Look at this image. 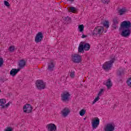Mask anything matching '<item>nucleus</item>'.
I'll list each match as a JSON object with an SVG mask.
<instances>
[{
  "instance_id": "nucleus-1",
  "label": "nucleus",
  "mask_w": 131,
  "mask_h": 131,
  "mask_svg": "<svg viewBox=\"0 0 131 131\" xmlns=\"http://www.w3.org/2000/svg\"><path fill=\"white\" fill-rule=\"evenodd\" d=\"M90 49H91V45L90 43H84V42L81 41L79 45V47L78 48V53H84V51H90Z\"/></svg>"
},
{
  "instance_id": "nucleus-2",
  "label": "nucleus",
  "mask_w": 131,
  "mask_h": 131,
  "mask_svg": "<svg viewBox=\"0 0 131 131\" xmlns=\"http://www.w3.org/2000/svg\"><path fill=\"white\" fill-rule=\"evenodd\" d=\"M114 61H115V59L113 58L110 61L105 62L102 65L103 69H104V70H105V71H108L110 68H111V67L112 66V65H113V63H114Z\"/></svg>"
},
{
  "instance_id": "nucleus-3",
  "label": "nucleus",
  "mask_w": 131,
  "mask_h": 131,
  "mask_svg": "<svg viewBox=\"0 0 131 131\" xmlns=\"http://www.w3.org/2000/svg\"><path fill=\"white\" fill-rule=\"evenodd\" d=\"M36 86L38 90H44L46 88V83L42 80H38L36 81Z\"/></svg>"
},
{
  "instance_id": "nucleus-4",
  "label": "nucleus",
  "mask_w": 131,
  "mask_h": 131,
  "mask_svg": "<svg viewBox=\"0 0 131 131\" xmlns=\"http://www.w3.org/2000/svg\"><path fill=\"white\" fill-rule=\"evenodd\" d=\"M131 23L129 21H123L121 24V29H130Z\"/></svg>"
},
{
  "instance_id": "nucleus-5",
  "label": "nucleus",
  "mask_w": 131,
  "mask_h": 131,
  "mask_svg": "<svg viewBox=\"0 0 131 131\" xmlns=\"http://www.w3.org/2000/svg\"><path fill=\"white\" fill-rule=\"evenodd\" d=\"M104 32V28L103 27H97L95 28L93 31V35H97L99 34L101 35L102 33Z\"/></svg>"
},
{
  "instance_id": "nucleus-6",
  "label": "nucleus",
  "mask_w": 131,
  "mask_h": 131,
  "mask_svg": "<svg viewBox=\"0 0 131 131\" xmlns=\"http://www.w3.org/2000/svg\"><path fill=\"white\" fill-rule=\"evenodd\" d=\"M72 61L74 63H80L81 62V56L79 54H75L72 56Z\"/></svg>"
},
{
  "instance_id": "nucleus-7",
  "label": "nucleus",
  "mask_w": 131,
  "mask_h": 131,
  "mask_svg": "<svg viewBox=\"0 0 131 131\" xmlns=\"http://www.w3.org/2000/svg\"><path fill=\"white\" fill-rule=\"evenodd\" d=\"M71 96V95L69 94V92H64L61 95V100H62L63 102H67L69 101Z\"/></svg>"
},
{
  "instance_id": "nucleus-8",
  "label": "nucleus",
  "mask_w": 131,
  "mask_h": 131,
  "mask_svg": "<svg viewBox=\"0 0 131 131\" xmlns=\"http://www.w3.org/2000/svg\"><path fill=\"white\" fill-rule=\"evenodd\" d=\"M122 29V32L121 35L123 37H128L130 35V29Z\"/></svg>"
},
{
  "instance_id": "nucleus-9",
  "label": "nucleus",
  "mask_w": 131,
  "mask_h": 131,
  "mask_svg": "<svg viewBox=\"0 0 131 131\" xmlns=\"http://www.w3.org/2000/svg\"><path fill=\"white\" fill-rule=\"evenodd\" d=\"M42 38H43V35L41 32H39L36 35L35 41V42H40L42 40Z\"/></svg>"
},
{
  "instance_id": "nucleus-10",
  "label": "nucleus",
  "mask_w": 131,
  "mask_h": 131,
  "mask_svg": "<svg viewBox=\"0 0 131 131\" xmlns=\"http://www.w3.org/2000/svg\"><path fill=\"white\" fill-rule=\"evenodd\" d=\"M92 123L93 128H97L100 124V119H99V118L96 117L94 120H92Z\"/></svg>"
},
{
  "instance_id": "nucleus-11",
  "label": "nucleus",
  "mask_w": 131,
  "mask_h": 131,
  "mask_svg": "<svg viewBox=\"0 0 131 131\" xmlns=\"http://www.w3.org/2000/svg\"><path fill=\"white\" fill-rule=\"evenodd\" d=\"M104 131H114L115 126L112 123H108L104 128Z\"/></svg>"
},
{
  "instance_id": "nucleus-12",
  "label": "nucleus",
  "mask_w": 131,
  "mask_h": 131,
  "mask_svg": "<svg viewBox=\"0 0 131 131\" xmlns=\"http://www.w3.org/2000/svg\"><path fill=\"white\" fill-rule=\"evenodd\" d=\"M25 113H30L32 111V106L30 104H26L23 107Z\"/></svg>"
},
{
  "instance_id": "nucleus-13",
  "label": "nucleus",
  "mask_w": 131,
  "mask_h": 131,
  "mask_svg": "<svg viewBox=\"0 0 131 131\" xmlns=\"http://www.w3.org/2000/svg\"><path fill=\"white\" fill-rule=\"evenodd\" d=\"M46 127H47L48 131H57V126L55 124H48Z\"/></svg>"
},
{
  "instance_id": "nucleus-14",
  "label": "nucleus",
  "mask_w": 131,
  "mask_h": 131,
  "mask_svg": "<svg viewBox=\"0 0 131 131\" xmlns=\"http://www.w3.org/2000/svg\"><path fill=\"white\" fill-rule=\"evenodd\" d=\"M54 68L55 63H54V60H51L50 62L48 63L47 69L49 71H54Z\"/></svg>"
},
{
  "instance_id": "nucleus-15",
  "label": "nucleus",
  "mask_w": 131,
  "mask_h": 131,
  "mask_svg": "<svg viewBox=\"0 0 131 131\" xmlns=\"http://www.w3.org/2000/svg\"><path fill=\"white\" fill-rule=\"evenodd\" d=\"M61 115H62L63 117H66L68 116L69 113H70V110H69V108H68V107H65L61 111Z\"/></svg>"
},
{
  "instance_id": "nucleus-16",
  "label": "nucleus",
  "mask_w": 131,
  "mask_h": 131,
  "mask_svg": "<svg viewBox=\"0 0 131 131\" xmlns=\"http://www.w3.org/2000/svg\"><path fill=\"white\" fill-rule=\"evenodd\" d=\"M113 24L112 25V27L114 29H116L118 27V24L119 23V20L116 18L113 19Z\"/></svg>"
},
{
  "instance_id": "nucleus-17",
  "label": "nucleus",
  "mask_w": 131,
  "mask_h": 131,
  "mask_svg": "<svg viewBox=\"0 0 131 131\" xmlns=\"http://www.w3.org/2000/svg\"><path fill=\"white\" fill-rule=\"evenodd\" d=\"M103 84L106 85L108 90L111 89L113 85L112 82H111V79H108L105 83H103Z\"/></svg>"
},
{
  "instance_id": "nucleus-18",
  "label": "nucleus",
  "mask_w": 131,
  "mask_h": 131,
  "mask_svg": "<svg viewBox=\"0 0 131 131\" xmlns=\"http://www.w3.org/2000/svg\"><path fill=\"white\" fill-rule=\"evenodd\" d=\"M19 71H20V69H12L10 71V75L11 76H15Z\"/></svg>"
},
{
  "instance_id": "nucleus-19",
  "label": "nucleus",
  "mask_w": 131,
  "mask_h": 131,
  "mask_svg": "<svg viewBox=\"0 0 131 131\" xmlns=\"http://www.w3.org/2000/svg\"><path fill=\"white\" fill-rule=\"evenodd\" d=\"M117 74L119 76H121V75H124V69H123V68H120L117 72Z\"/></svg>"
},
{
  "instance_id": "nucleus-20",
  "label": "nucleus",
  "mask_w": 131,
  "mask_h": 131,
  "mask_svg": "<svg viewBox=\"0 0 131 131\" xmlns=\"http://www.w3.org/2000/svg\"><path fill=\"white\" fill-rule=\"evenodd\" d=\"M18 65L19 68H20V69H22L23 68H24V67L26 66V61L24 60H21L19 61Z\"/></svg>"
},
{
  "instance_id": "nucleus-21",
  "label": "nucleus",
  "mask_w": 131,
  "mask_h": 131,
  "mask_svg": "<svg viewBox=\"0 0 131 131\" xmlns=\"http://www.w3.org/2000/svg\"><path fill=\"white\" fill-rule=\"evenodd\" d=\"M7 103V101L5 99H0V106H2V108H5V104Z\"/></svg>"
},
{
  "instance_id": "nucleus-22",
  "label": "nucleus",
  "mask_w": 131,
  "mask_h": 131,
  "mask_svg": "<svg viewBox=\"0 0 131 131\" xmlns=\"http://www.w3.org/2000/svg\"><path fill=\"white\" fill-rule=\"evenodd\" d=\"M126 11H127L126 9L124 8H122L120 10H119V13L120 15H123L124 14H125V13H126Z\"/></svg>"
},
{
  "instance_id": "nucleus-23",
  "label": "nucleus",
  "mask_w": 131,
  "mask_h": 131,
  "mask_svg": "<svg viewBox=\"0 0 131 131\" xmlns=\"http://www.w3.org/2000/svg\"><path fill=\"white\" fill-rule=\"evenodd\" d=\"M77 11V9L74 7H72L70 8V10L69 12H71V13H75Z\"/></svg>"
},
{
  "instance_id": "nucleus-24",
  "label": "nucleus",
  "mask_w": 131,
  "mask_h": 131,
  "mask_svg": "<svg viewBox=\"0 0 131 131\" xmlns=\"http://www.w3.org/2000/svg\"><path fill=\"white\" fill-rule=\"evenodd\" d=\"M78 28L79 31H80V32H82V31H83V29H84V26H83V25H79L78 26Z\"/></svg>"
},
{
  "instance_id": "nucleus-25",
  "label": "nucleus",
  "mask_w": 131,
  "mask_h": 131,
  "mask_svg": "<svg viewBox=\"0 0 131 131\" xmlns=\"http://www.w3.org/2000/svg\"><path fill=\"white\" fill-rule=\"evenodd\" d=\"M103 26L106 28H109V21L105 20L103 23Z\"/></svg>"
},
{
  "instance_id": "nucleus-26",
  "label": "nucleus",
  "mask_w": 131,
  "mask_h": 131,
  "mask_svg": "<svg viewBox=\"0 0 131 131\" xmlns=\"http://www.w3.org/2000/svg\"><path fill=\"white\" fill-rule=\"evenodd\" d=\"M126 83L128 85V86H129L130 88H131V77L130 78H128L126 81Z\"/></svg>"
},
{
  "instance_id": "nucleus-27",
  "label": "nucleus",
  "mask_w": 131,
  "mask_h": 131,
  "mask_svg": "<svg viewBox=\"0 0 131 131\" xmlns=\"http://www.w3.org/2000/svg\"><path fill=\"white\" fill-rule=\"evenodd\" d=\"M70 76L72 78H74V77H75V72L74 71H71L70 73Z\"/></svg>"
},
{
  "instance_id": "nucleus-28",
  "label": "nucleus",
  "mask_w": 131,
  "mask_h": 131,
  "mask_svg": "<svg viewBox=\"0 0 131 131\" xmlns=\"http://www.w3.org/2000/svg\"><path fill=\"white\" fill-rule=\"evenodd\" d=\"M64 20L66 21V23H68V24L71 22V18L69 17L68 16L67 17H65Z\"/></svg>"
},
{
  "instance_id": "nucleus-29",
  "label": "nucleus",
  "mask_w": 131,
  "mask_h": 131,
  "mask_svg": "<svg viewBox=\"0 0 131 131\" xmlns=\"http://www.w3.org/2000/svg\"><path fill=\"white\" fill-rule=\"evenodd\" d=\"M79 114L80 116H83L85 114V110H81Z\"/></svg>"
},
{
  "instance_id": "nucleus-30",
  "label": "nucleus",
  "mask_w": 131,
  "mask_h": 131,
  "mask_svg": "<svg viewBox=\"0 0 131 131\" xmlns=\"http://www.w3.org/2000/svg\"><path fill=\"white\" fill-rule=\"evenodd\" d=\"M10 52H14L15 51V47L14 46H11L8 49Z\"/></svg>"
},
{
  "instance_id": "nucleus-31",
  "label": "nucleus",
  "mask_w": 131,
  "mask_h": 131,
  "mask_svg": "<svg viewBox=\"0 0 131 131\" xmlns=\"http://www.w3.org/2000/svg\"><path fill=\"white\" fill-rule=\"evenodd\" d=\"M99 100H100V96H98L93 101V104H95V103H96V102L97 101H99Z\"/></svg>"
},
{
  "instance_id": "nucleus-32",
  "label": "nucleus",
  "mask_w": 131,
  "mask_h": 131,
  "mask_svg": "<svg viewBox=\"0 0 131 131\" xmlns=\"http://www.w3.org/2000/svg\"><path fill=\"white\" fill-rule=\"evenodd\" d=\"M103 92H104V89H101L98 94V96L99 97H101V96H102V94L103 93Z\"/></svg>"
},
{
  "instance_id": "nucleus-33",
  "label": "nucleus",
  "mask_w": 131,
  "mask_h": 131,
  "mask_svg": "<svg viewBox=\"0 0 131 131\" xmlns=\"http://www.w3.org/2000/svg\"><path fill=\"white\" fill-rule=\"evenodd\" d=\"M3 64H4V59H3V58L0 57V67H2Z\"/></svg>"
},
{
  "instance_id": "nucleus-34",
  "label": "nucleus",
  "mask_w": 131,
  "mask_h": 131,
  "mask_svg": "<svg viewBox=\"0 0 131 131\" xmlns=\"http://www.w3.org/2000/svg\"><path fill=\"white\" fill-rule=\"evenodd\" d=\"M5 131H13V128L11 127H8L5 129Z\"/></svg>"
},
{
  "instance_id": "nucleus-35",
  "label": "nucleus",
  "mask_w": 131,
  "mask_h": 131,
  "mask_svg": "<svg viewBox=\"0 0 131 131\" xmlns=\"http://www.w3.org/2000/svg\"><path fill=\"white\" fill-rule=\"evenodd\" d=\"M4 5L6 7H10V3L9 2H8V1H4Z\"/></svg>"
},
{
  "instance_id": "nucleus-36",
  "label": "nucleus",
  "mask_w": 131,
  "mask_h": 131,
  "mask_svg": "<svg viewBox=\"0 0 131 131\" xmlns=\"http://www.w3.org/2000/svg\"><path fill=\"white\" fill-rule=\"evenodd\" d=\"M110 0H102V2L103 4H106L107 5L108 3H109V1Z\"/></svg>"
},
{
  "instance_id": "nucleus-37",
  "label": "nucleus",
  "mask_w": 131,
  "mask_h": 131,
  "mask_svg": "<svg viewBox=\"0 0 131 131\" xmlns=\"http://www.w3.org/2000/svg\"><path fill=\"white\" fill-rule=\"evenodd\" d=\"M85 37H88L87 35H85L84 34H82V38H85Z\"/></svg>"
},
{
  "instance_id": "nucleus-38",
  "label": "nucleus",
  "mask_w": 131,
  "mask_h": 131,
  "mask_svg": "<svg viewBox=\"0 0 131 131\" xmlns=\"http://www.w3.org/2000/svg\"><path fill=\"white\" fill-rule=\"evenodd\" d=\"M9 106H10V103H7L6 104H5V107H9Z\"/></svg>"
},
{
  "instance_id": "nucleus-39",
  "label": "nucleus",
  "mask_w": 131,
  "mask_h": 131,
  "mask_svg": "<svg viewBox=\"0 0 131 131\" xmlns=\"http://www.w3.org/2000/svg\"><path fill=\"white\" fill-rule=\"evenodd\" d=\"M85 119H86V118H84V120H85Z\"/></svg>"
},
{
  "instance_id": "nucleus-40",
  "label": "nucleus",
  "mask_w": 131,
  "mask_h": 131,
  "mask_svg": "<svg viewBox=\"0 0 131 131\" xmlns=\"http://www.w3.org/2000/svg\"><path fill=\"white\" fill-rule=\"evenodd\" d=\"M68 1H74V0H68Z\"/></svg>"
},
{
  "instance_id": "nucleus-41",
  "label": "nucleus",
  "mask_w": 131,
  "mask_h": 131,
  "mask_svg": "<svg viewBox=\"0 0 131 131\" xmlns=\"http://www.w3.org/2000/svg\"><path fill=\"white\" fill-rule=\"evenodd\" d=\"M1 92H2V91H0V93H1Z\"/></svg>"
}]
</instances>
